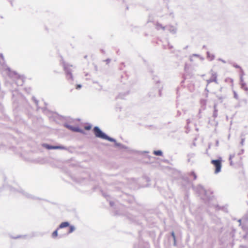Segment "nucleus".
Masks as SVG:
<instances>
[{"instance_id":"f257e3e1","label":"nucleus","mask_w":248,"mask_h":248,"mask_svg":"<svg viewBox=\"0 0 248 248\" xmlns=\"http://www.w3.org/2000/svg\"><path fill=\"white\" fill-rule=\"evenodd\" d=\"M93 131L94 135L97 138H99L102 139L107 140L110 141H114V140L111 138L108 137L104 133H103L101 130L97 126L94 127L93 128Z\"/></svg>"},{"instance_id":"f03ea898","label":"nucleus","mask_w":248,"mask_h":248,"mask_svg":"<svg viewBox=\"0 0 248 248\" xmlns=\"http://www.w3.org/2000/svg\"><path fill=\"white\" fill-rule=\"evenodd\" d=\"M231 165H235L241 163L242 157L239 154L231 155L229 157Z\"/></svg>"},{"instance_id":"7ed1b4c3","label":"nucleus","mask_w":248,"mask_h":248,"mask_svg":"<svg viewBox=\"0 0 248 248\" xmlns=\"http://www.w3.org/2000/svg\"><path fill=\"white\" fill-rule=\"evenodd\" d=\"M211 163L216 168L215 170V172L216 173H217L220 171L221 168V160L220 159L212 160L211 161Z\"/></svg>"},{"instance_id":"20e7f679","label":"nucleus","mask_w":248,"mask_h":248,"mask_svg":"<svg viewBox=\"0 0 248 248\" xmlns=\"http://www.w3.org/2000/svg\"><path fill=\"white\" fill-rule=\"evenodd\" d=\"M73 67V65L71 64H69L67 63H64L63 65L64 70L66 73L67 75L70 76V77H72V68Z\"/></svg>"},{"instance_id":"39448f33","label":"nucleus","mask_w":248,"mask_h":248,"mask_svg":"<svg viewBox=\"0 0 248 248\" xmlns=\"http://www.w3.org/2000/svg\"><path fill=\"white\" fill-rule=\"evenodd\" d=\"M44 146L47 149H64L65 148L62 146H50L48 144H45Z\"/></svg>"},{"instance_id":"423d86ee","label":"nucleus","mask_w":248,"mask_h":248,"mask_svg":"<svg viewBox=\"0 0 248 248\" xmlns=\"http://www.w3.org/2000/svg\"><path fill=\"white\" fill-rule=\"evenodd\" d=\"M212 82L217 83V76L216 74H212L211 78L207 80L208 83H210Z\"/></svg>"},{"instance_id":"0eeeda50","label":"nucleus","mask_w":248,"mask_h":248,"mask_svg":"<svg viewBox=\"0 0 248 248\" xmlns=\"http://www.w3.org/2000/svg\"><path fill=\"white\" fill-rule=\"evenodd\" d=\"M68 127L73 131L82 132V130L78 127H73L71 126H68Z\"/></svg>"},{"instance_id":"6e6552de","label":"nucleus","mask_w":248,"mask_h":248,"mask_svg":"<svg viewBox=\"0 0 248 248\" xmlns=\"http://www.w3.org/2000/svg\"><path fill=\"white\" fill-rule=\"evenodd\" d=\"M69 226V224L67 222H62L59 226V229L63 228L65 227H68Z\"/></svg>"},{"instance_id":"1a4fd4ad","label":"nucleus","mask_w":248,"mask_h":248,"mask_svg":"<svg viewBox=\"0 0 248 248\" xmlns=\"http://www.w3.org/2000/svg\"><path fill=\"white\" fill-rule=\"evenodd\" d=\"M153 154L155 155L161 156L162 155V153L161 151H154Z\"/></svg>"},{"instance_id":"9d476101","label":"nucleus","mask_w":248,"mask_h":248,"mask_svg":"<svg viewBox=\"0 0 248 248\" xmlns=\"http://www.w3.org/2000/svg\"><path fill=\"white\" fill-rule=\"evenodd\" d=\"M75 230V227L73 226H70L69 227V231L68 232V233H71Z\"/></svg>"},{"instance_id":"9b49d317","label":"nucleus","mask_w":248,"mask_h":248,"mask_svg":"<svg viewBox=\"0 0 248 248\" xmlns=\"http://www.w3.org/2000/svg\"><path fill=\"white\" fill-rule=\"evenodd\" d=\"M52 237H56L58 236V231L57 230L55 231L53 233H52Z\"/></svg>"},{"instance_id":"f8f14e48","label":"nucleus","mask_w":248,"mask_h":248,"mask_svg":"<svg viewBox=\"0 0 248 248\" xmlns=\"http://www.w3.org/2000/svg\"><path fill=\"white\" fill-rule=\"evenodd\" d=\"M84 128H85V130H90L91 129V125L85 126Z\"/></svg>"},{"instance_id":"ddd939ff","label":"nucleus","mask_w":248,"mask_h":248,"mask_svg":"<svg viewBox=\"0 0 248 248\" xmlns=\"http://www.w3.org/2000/svg\"><path fill=\"white\" fill-rule=\"evenodd\" d=\"M245 84L243 83L242 84V86L243 88V89L246 91L248 90V89L247 88V87H245Z\"/></svg>"},{"instance_id":"4468645a","label":"nucleus","mask_w":248,"mask_h":248,"mask_svg":"<svg viewBox=\"0 0 248 248\" xmlns=\"http://www.w3.org/2000/svg\"><path fill=\"white\" fill-rule=\"evenodd\" d=\"M81 87V85L78 84L76 86V89H78L80 88Z\"/></svg>"},{"instance_id":"2eb2a0df","label":"nucleus","mask_w":248,"mask_h":248,"mask_svg":"<svg viewBox=\"0 0 248 248\" xmlns=\"http://www.w3.org/2000/svg\"><path fill=\"white\" fill-rule=\"evenodd\" d=\"M234 97L236 98V99H238V96L237 95V94L235 92H234Z\"/></svg>"},{"instance_id":"dca6fc26","label":"nucleus","mask_w":248,"mask_h":248,"mask_svg":"<svg viewBox=\"0 0 248 248\" xmlns=\"http://www.w3.org/2000/svg\"><path fill=\"white\" fill-rule=\"evenodd\" d=\"M245 142V140L244 139H242L241 140V144L242 145H243L244 144V143Z\"/></svg>"},{"instance_id":"f3484780","label":"nucleus","mask_w":248,"mask_h":248,"mask_svg":"<svg viewBox=\"0 0 248 248\" xmlns=\"http://www.w3.org/2000/svg\"><path fill=\"white\" fill-rule=\"evenodd\" d=\"M233 66H234V67L237 68H241L240 66H239V65H233Z\"/></svg>"},{"instance_id":"a211bd4d","label":"nucleus","mask_w":248,"mask_h":248,"mask_svg":"<svg viewBox=\"0 0 248 248\" xmlns=\"http://www.w3.org/2000/svg\"><path fill=\"white\" fill-rule=\"evenodd\" d=\"M192 175H193V178H194V179H196V177H196V174H195L194 173H192Z\"/></svg>"},{"instance_id":"6ab92c4d","label":"nucleus","mask_w":248,"mask_h":248,"mask_svg":"<svg viewBox=\"0 0 248 248\" xmlns=\"http://www.w3.org/2000/svg\"><path fill=\"white\" fill-rule=\"evenodd\" d=\"M171 235H172V237H173V238L175 239V235H174V232H172L171 233Z\"/></svg>"}]
</instances>
